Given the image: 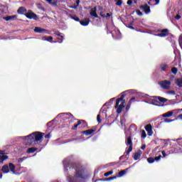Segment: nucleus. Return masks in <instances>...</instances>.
I'll list each match as a JSON object with an SVG mask.
<instances>
[{
  "mask_svg": "<svg viewBox=\"0 0 182 182\" xmlns=\"http://www.w3.org/2000/svg\"><path fill=\"white\" fill-rule=\"evenodd\" d=\"M64 173L67 176L68 182H85L89 175L82 166L73 162V157L68 156L63 161Z\"/></svg>",
  "mask_w": 182,
  "mask_h": 182,
  "instance_id": "f257e3e1",
  "label": "nucleus"
},
{
  "mask_svg": "<svg viewBox=\"0 0 182 182\" xmlns=\"http://www.w3.org/2000/svg\"><path fill=\"white\" fill-rule=\"evenodd\" d=\"M45 136L44 133L42 132H33L32 134L26 136L25 140H29L30 143H34V141H41Z\"/></svg>",
  "mask_w": 182,
  "mask_h": 182,
  "instance_id": "f03ea898",
  "label": "nucleus"
},
{
  "mask_svg": "<svg viewBox=\"0 0 182 182\" xmlns=\"http://www.w3.org/2000/svg\"><path fill=\"white\" fill-rule=\"evenodd\" d=\"M126 95L122 94L120 98L117 99L115 104V109H117V113H122L123 108L124 107V103L126 101L124 100V97Z\"/></svg>",
  "mask_w": 182,
  "mask_h": 182,
  "instance_id": "7ed1b4c3",
  "label": "nucleus"
},
{
  "mask_svg": "<svg viewBox=\"0 0 182 182\" xmlns=\"http://www.w3.org/2000/svg\"><path fill=\"white\" fill-rule=\"evenodd\" d=\"M167 99L161 97H155L153 99H151L150 105L154 106H163V103H166Z\"/></svg>",
  "mask_w": 182,
  "mask_h": 182,
  "instance_id": "20e7f679",
  "label": "nucleus"
},
{
  "mask_svg": "<svg viewBox=\"0 0 182 182\" xmlns=\"http://www.w3.org/2000/svg\"><path fill=\"white\" fill-rule=\"evenodd\" d=\"M9 168H10V171L13 173V174H15V165H14V164L12 163H10L9 166L4 165L1 168V171L4 174H8V173H9Z\"/></svg>",
  "mask_w": 182,
  "mask_h": 182,
  "instance_id": "39448f33",
  "label": "nucleus"
},
{
  "mask_svg": "<svg viewBox=\"0 0 182 182\" xmlns=\"http://www.w3.org/2000/svg\"><path fill=\"white\" fill-rule=\"evenodd\" d=\"M159 85L161 89L164 90H168L171 87V81L168 80H164L159 82Z\"/></svg>",
  "mask_w": 182,
  "mask_h": 182,
  "instance_id": "423d86ee",
  "label": "nucleus"
},
{
  "mask_svg": "<svg viewBox=\"0 0 182 182\" xmlns=\"http://www.w3.org/2000/svg\"><path fill=\"white\" fill-rule=\"evenodd\" d=\"M59 117L63 119V120H68V119H71V120L75 119V117H73V114H72L70 112L58 114L57 116V118H59Z\"/></svg>",
  "mask_w": 182,
  "mask_h": 182,
  "instance_id": "0eeeda50",
  "label": "nucleus"
},
{
  "mask_svg": "<svg viewBox=\"0 0 182 182\" xmlns=\"http://www.w3.org/2000/svg\"><path fill=\"white\" fill-rule=\"evenodd\" d=\"M157 32L159 33L155 34V36H159V38H166V36H168V29L164 28V29H158Z\"/></svg>",
  "mask_w": 182,
  "mask_h": 182,
  "instance_id": "6e6552de",
  "label": "nucleus"
},
{
  "mask_svg": "<svg viewBox=\"0 0 182 182\" xmlns=\"http://www.w3.org/2000/svg\"><path fill=\"white\" fill-rule=\"evenodd\" d=\"M25 16L28 19H34V21H38V16L33 13L31 10H28L27 13L25 14Z\"/></svg>",
  "mask_w": 182,
  "mask_h": 182,
  "instance_id": "1a4fd4ad",
  "label": "nucleus"
},
{
  "mask_svg": "<svg viewBox=\"0 0 182 182\" xmlns=\"http://www.w3.org/2000/svg\"><path fill=\"white\" fill-rule=\"evenodd\" d=\"M139 9H141V11L144 12L146 15H149V14L151 12V10L150 9V6L148 4L141 5L139 6Z\"/></svg>",
  "mask_w": 182,
  "mask_h": 182,
  "instance_id": "9d476101",
  "label": "nucleus"
},
{
  "mask_svg": "<svg viewBox=\"0 0 182 182\" xmlns=\"http://www.w3.org/2000/svg\"><path fill=\"white\" fill-rule=\"evenodd\" d=\"M112 38L114 39H122V33L119 30H114L113 33H112Z\"/></svg>",
  "mask_w": 182,
  "mask_h": 182,
  "instance_id": "9b49d317",
  "label": "nucleus"
},
{
  "mask_svg": "<svg viewBox=\"0 0 182 182\" xmlns=\"http://www.w3.org/2000/svg\"><path fill=\"white\" fill-rule=\"evenodd\" d=\"M106 113H107V111L106 109H103V108L100 109V114H98L97 117V120L98 123L102 122V119H100V116H102V114H105V117H107V114Z\"/></svg>",
  "mask_w": 182,
  "mask_h": 182,
  "instance_id": "f8f14e48",
  "label": "nucleus"
},
{
  "mask_svg": "<svg viewBox=\"0 0 182 182\" xmlns=\"http://www.w3.org/2000/svg\"><path fill=\"white\" fill-rule=\"evenodd\" d=\"M145 130L148 133V136H153V127L149 124L145 127Z\"/></svg>",
  "mask_w": 182,
  "mask_h": 182,
  "instance_id": "ddd939ff",
  "label": "nucleus"
},
{
  "mask_svg": "<svg viewBox=\"0 0 182 182\" xmlns=\"http://www.w3.org/2000/svg\"><path fill=\"white\" fill-rule=\"evenodd\" d=\"M99 9L100 11V15L102 18H109V16H112V13H107V15L103 14V12H105L103 8L99 6Z\"/></svg>",
  "mask_w": 182,
  "mask_h": 182,
  "instance_id": "4468645a",
  "label": "nucleus"
},
{
  "mask_svg": "<svg viewBox=\"0 0 182 182\" xmlns=\"http://www.w3.org/2000/svg\"><path fill=\"white\" fill-rule=\"evenodd\" d=\"M34 32L36 33H47L48 30L42 28L41 27H35Z\"/></svg>",
  "mask_w": 182,
  "mask_h": 182,
  "instance_id": "2eb2a0df",
  "label": "nucleus"
},
{
  "mask_svg": "<svg viewBox=\"0 0 182 182\" xmlns=\"http://www.w3.org/2000/svg\"><path fill=\"white\" fill-rule=\"evenodd\" d=\"M97 11V7L95 6L94 8L90 9V15H91V16H94V18H99L97 13H96Z\"/></svg>",
  "mask_w": 182,
  "mask_h": 182,
  "instance_id": "dca6fc26",
  "label": "nucleus"
},
{
  "mask_svg": "<svg viewBox=\"0 0 182 182\" xmlns=\"http://www.w3.org/2000/svg\"><path fill=\"white\" fill-rule=\"evenodd\" d=\"M125 144H126V146H129V147H133V141H132V136H129L125 139Z\"/></svg>",
  "mask_w": 182,
  "mask_h": 182,
  "instance_id": "f3484780",
  "label": "nucleus"
},
{
  "mask_svg": "<svg viewBox=\"0 0 182 182\" xmlns=\"http://www.w3.org/2000/svg\"><path fill=\"white\" fill-rule=\"evenodd\" d=\"M82 125H83L84 127L87 126V124L86 123V122H85L83 120H80V121L77 122V124L74 125V127H73V129L76 130V129H77V126L82 124Z\"/></svg>",
  "mask_w": 182,
  "mask_h": 182,
  "instance_id": "a211bd4d",
  "label": "nucleus"
},
{
  "mask_svg": "<svg viewBox=\"0 0 182 182\" xmlns=\"http://www.w3.org/2000/svg\"><path fill=\"white\" fill-rule=\"evenodd\" d=\"M27 12L28 11H26V9L23 6L18 8L17 11V14H18L19 15H25V14H27Z\"/></svg>",
  "mask_w": 182,
  "mask_h": 182,
  "instance_id": "6ab92c4d",
  "label": "nucleus"
},
{
  "mask_svg": "<svg viewBox=\"0 0 182 182\" xmlns=\"http://www.w3.org/2000/svg\"><path fill=\"white\" fill-rule=\"evenodd\" d=\"M80 25H82V26H87V25H89V23H90V19L85 18L82 21H80Z\"/></svg>",
  "mask_w": 182,
  "mask_h": 182,
  "instance_id": "aec40b11",
  "label": "nucleus"
},
{
  "mask_svg": "<svg viewBox=\"0 0 182 182\" xmlns=\"http://www.w3.org/2000/svg\"><path fill=\"white\" fill-rule=\"evenodd\" d=\"M54 35H55V36H58L59 38H60L61 40L60 41H58L59 43H62L63 42V40L65 38H64V36H62V33L60 32L55 31Z\"/></svg>",
  "mask_w": 182,
  "mask_h": 182,
  "instance_id": "412c9836",
  "label": "nucleus"
},
{
  "mask_svg": "<svg viewBox=\"0 0 182 182\" xmlns=\"http://www.w3.org/2000/svg\"><path fill=\"white\" fill-rule=\"evenodd\" d=\"M141 154H143V152L141 151V150H139L136 153L134 154V159L139 160V159L141 157Z\"/></svg>",
  "mask_w": 182,
  "mask_h": 182,
  "instance_id": "4be33fe9",
  "label": "nucleus"
},
{
  "mask_svg": "<svg viewBox=\"0 0 182 182\" xmlns=\"http://www.w3.org/2000/svg\"><path fill=\"white\" fill-rule=\"evenodd\" d=\"M161 72H166L167 69H168V65L166 63H161L159 66Z\"/></svg>",
  "mask_w": 182,
  "mask_h": 182,
  "instance_id": "5701e85b",
  "label": "nucleus"
},
{
  "mask_svg": "<svg viewBox=\"0 0 182 182\" xmlns=\"http://www.w3.org/2000/svg\"><path fill=\"white\" fill-rule=\"evenodd\" d=\"M9 157L6 155H0V165L4 164V161H6Z\"/></svg>",
  "mask_w": 182,
  "mask_h": 182,
  "instance_id": "b1692460",
  "label": "nucleus"
},
{
  "mask_svg": "<svg viewBox=\"0 0 182 182\" xmlns=\"http://www.w3.org/2000/svg\"><path fill=\"white\" fill-rule=\"evenodd\" d=\"M127 171H129V168H126L124 170L121 171L120 172L118 173V178L123 177L125 174H127Z\"/></svg>",
  "mask_w": 182,
  "mask_h": 182,
  "instance_id": "393cba45",
  "label": "nucleus"
},
{
  "mask_svg": "<svg viewBox=\"0 0 182 182\" xmlns=\"http://www.w3.org/2000/svg\"><path fill=\"white\" fill-rule=\"evenodd\" d=\"M82 134H85V136H90V134H92V133H95L94 129H88V130H85L84 132H82Z\"/></svg>",
  "mask_w": 182,
  "mask_h": 182,
  "instance_id": "a878e982",
  "label": "nucleus"
},
{
  "mask_svg": "<svg viewBox=\"0 0 182 182\" xmlns=\"http://www.w3.org/2000/svg\"><path fill=\"white\" fill-rule=\"evenodd\" d=\"M174 112L173 111H169L165 114H162V117H171L173 116Z\"/></svg>",
  "mask_w": 182,
  "mask_h": 182,
  "instance_id": "bb28decb",
  "label": "nucleus"
},
{
  "mask_svg": "<svg viewBox=\"0 0 182 182\" xmlns=\"http://www.w3.org/2000/svg\"><path fill=\"white\" fill-rule=\"evenodd\" d=\"M176 84L178 87H182V78H178L176 80Z\"/></svg>",
  "mask_w": 182,
  "mask_h": 182,
  "instance_id": "cd10ccee",
  "label": "nucleus"
},
{
  "mask_svg": "<svg viewBox=\"0 0 182 182\" xmlns=\"http://www.w3.org/2000/svg\"><path fill=\"white\" fill-rule=\"evenodd\" d=\"M38 150V148L36 147H31L27 149V153L31 154V153H35Z\"/></svg>",
  "mask_w": 182,
  "mask_h": 182,
  "instance_id": "c85d7f7f",
  "label": "nucleus"
},
{
  "mask_svg": "<svg viewBox=\"0 0 182 182\" xmlns=\"http://www.w3.org/2000/svg\"><path fill=\"white\" fill-rule=\"evenodd\" d=\"M161 144H164V146H163L164 149V147H167V146H168V140L161 139Z\"/></svg>",
  "mask_w": 182,
  "mask_h": 182,
  "instance_id": "c756f323",
  "label": "nucleus"
},
{
  "mask_svg": "<svg viewBox=\"0 0 182 182\" xmlns=\"http://www.w3.org/2000/svg\"><path fill=\"white\" fill-rule=\"evenodd\" d=\"M114 99L116 98H112L109 100V102H106L105 104H104L103 107H105V106H106L107 105H108V106H110L112 105V103H113V102H114Z\"/></svg>",
  "mask_w": 182,
  "mask_h": 182,
  "instance_id": "7c9ffc66",
  "label": "nucleus"
},
{
  "mask_svg": "<svg viewBox=\"0 0 182 182\" xmlns=\"http://www.w3.org/2000/svg\"><path fill=\"white\" fill-rule=\"evenodd\" d=\"M132 150H133V147H129V149H127V151L125 152L126 153V159H129V154H130V152L132 151Z\"/></svg>",
  "mask_w": 182,
  "mask_h": 182,
  "instance_id": "2f4dec72",
  "label": "nucleus"
},
{
  "mask_svg": "<svg viewBox=\"0 0 182 182\" xmlns=\"http://www.w3.org/2000/svg\"><path fill=\"white\" fill-rule=\"evenodd\" d=\"M174 120L176 119H170L166 118L162 121V123H171V122H174Z\"/></svg>",
  "mask_w": 182,
  "mask_h": 182,
  "instance_id": "473e14b6",
  "label": "nucleus"
},
{
  "mask_svg": "<svg viewBox=\"0 0 182 182\" xmlns=\"http://www.w3.org/2000/svg\"><path fill=\"white\" fill-rule=\"evenodd\" d=\"M70 18H71V19H73L74 21H75L76 22H80V19H79V17L76 16H72L70 15Z\"/></svg>",
  "mask_w": 182,
  "mask_h": 182,
  "instance_id": "72a5a7b5",
  "label": "nucleus"
},
{
  "mask_svg": "<svg viewBox=\"0 0 182 182\" xmlns=\"http://www.w3.org/2000/svg\"><path fill=\"white\" fill-rule=\"evenodd\" d=\"M139 97H145L146 99H149V95L144 93H139Z\"/></svg>",
  "mask_w": 182,
  "mask_h": 182,
  "instance_id": "f704fd0d",
  "label": "nucleus"
},
{
  "mask_svg": "<svg viewBox=\"0 0 182 182\" xmlns=\"http://www.w3.org/2000/svg\"><path fill=\"white\" fill-rule=\"evenodd\" d=\"M171 72L173 73V75H177V72H178V70L176 67H173L171 68Z\"/></svg>",
  "mask_w": 182,
  "mask_h": 182,
  "instance_id": "c9c22d12",
  "label": "nucleus"
},
{
  "mask_svg": "<svg viewBox=\"0 0 182 182\" xmlns=\"http://www.w3.org/2000/svg\"><path fill=\"white\" fill-rule=\"evenodd\" d=\"M147 161L149 164H152V163L154 162V159L153 157H149L147 159Z\"/></svg>",
  "mask_w": 182,
  "mask_h": 182,
  "instance_id": "e433bc0d",
  "label": "nucleus"
},
{
  "mask_svg": "<svg viewBox=\"0 0 182 182\" xmlns=\"http://www.w3.org/2000/svg\"><path fill=\"white\" fill-rule=\"evenodd\" d=\"M53 37L50 36V37L48 38L47 42H50V43H58V41H53Z\"/></svg>",
  "mask_w": 182,
  "mask_h": 182,
  "instance_id": "4c0bfd02",
  "label": "nucleus"
},
{
  "mask_svg": "<svg viewBox=\"0 0 182 182\" xmlns=\"http://www.w3.org/2000/svg\"><path fill=\"white\" fill-rule=\"evenodd\" d=\"M141 137H142V139H146V137H147V134H146V131L143 130L141 132Z\"/></svg>",
  "mask_w": 182,
  "mask_h": 182,
  "instance_id": "58836bf2",
  "label": "nucleus"
},
{
  "mask_svg": "<svg viewBox=\"0 0 182 182\" xmlns=\"http://www.w3.org/2000/svg\"><path fill=\"white\" fill-rule=\"evenodd\" d=\"M113 173V171H108L105 173H104L105 177H109V176H111V174Z\"/></svg>",
  "mask_w": 182,
  "mask_h": 182,
  "instance_id": "ea45409f",
  "label": "nucleus"
},
{
  "mask_svg": "<svg viewBox=\"0 0 182 182\" xmlns=\"http://www.w3.org/2000/svg\"><path fill=\"white\" fill-rule=\"evenodd\" d=\"M5 11H4V8L0 6V16H4V14Z\"/></svg>",
  "mask_w": 182,
  "mask_h": 182,
  "instance_id": "a19ab883",
  "label": "nucleus"
},
{
  "mask_svg": "<svg viewBox=\"0 0 182 182\" xmlns=\"http://www.w3.org/2000/svg\"><path fill=\"white\" fill-rule=\"evenodd\" d=\"M122 4H123V1L122 0H118L116 3V5L117 6H122Z\"/></svg>",
  "mask_w": 182,
  "mask_h": 182,
  "instance_id": "79ce46f5",
  "label": "nucleus"
},
{
  "mask_svg": "<svg viewBox=\"0 0 182 182\" xmlns=\"http://www.w3.org/2000/svg\"><path fill=\"white\" fill-rule=\"evenodd\" d=\"M136 15H138V16H143V13L140 11V10H136Z\"/></svg>",
  "mask_w": 182,
  "mask_h": 182,
  "instance_id": "37998d69",
  "label": "nucleus"
},
{
  "mask_svg": "<svg viewBox=\"0 0 182 182\" xmlns=\"http://www.w3.org/2000/svg\"><path fill=\"white\" fill-rule=\"evenodd\" d=\"M24 160H26V157L19 158L18 161V163H23Z\"/></svg>",
  "mask_w": 182,
  "mask_h": 182,
  "instance_id": "c03bdc74",
  "label": "nucleus"
},
{
  "mask_svg": "<svg viewBox=\"0 0 182 182\" xmlns=\"http://www.w3.org/2000/svg\"><path fill=\"white\" fill-rule=\"evenodd\" d=\"M10 16V21H14V19H16L18 18V15H14V16Z\"/></svg>",
  "mask_w": 182,
  "mask_h": 182,
  "instance_id": "a18cd8bd",
  "label": "nucleus"
},
{
  "mask_svg": "<svg viewBox=\"0 0 182 182\" xmlns=\"http://www.w3.org/2000/svg\"><path fill=\"white\" fill-rule=\"evenodd\" d=\"M161 155H159V156L155 157V159H154V161H159L161 160Z\"/></svg>",
  "mask_w": 182,
  "mask_h": 182,
  "instance_id": "49530a36",
  "label": "nucleus"
},
{
  "mask_svg": "<svg viewBox=\"0 0 182 182\" xmlns=\"http://www.w3.org/2000/svg\"><path fill=\"white\" fill-rule=\"evenodd\" d=\"M45 139H50L52 137V135H50V133H48L44 136Z\"/></svg>",
  "mask_w": 182,
  "mask_h": 182,
  "instance_id": "de8ad7c7",
  "label": "nucleus"
},
{
  "mask_svg": "<svg viewBox=\"0 0 182 182\" xmlns=\"http://www.w3.org/2000/svg\"><path fill=\"white\" fill-rule=\"evenodd\" d=\"M130 106H132V104H130V103L129 102V105H127L126 106V110H127V112H129V110H130Z\"/></svg>",
  "mask_w": 182,
  "mask_h": 182,
  "instance_id": "09e8293b",
  "label": "nucleus"
},
{
  "mask_svg": "<svg viewBox=\"0 0 182 182\" xmlns=\"http://www.w3.org/2000/svg\"><path fill=\"white\" fill-rule=\"evenodd\" d=\"M69 8L71 9H77V5L70 6Z\"/></svg>",
  "mask_w": 182,
  "mask_h": 182,
  "instance_id": "8fccbe9b",
  "label": "nucleus"
},
{
  "mask_svg": "<svg viewBox=\"0 0 182 182\" xmlns=\"http://www.w3.org/2000/svg\"><path fill=\"white\" fill-rule=\"evenodd\" d=\"M3 19H4V21H11V18H10L9 16H6V17H3Z\"/></svg>",
  "mask_w": 182,
  "mask_h": 182,
  "instance_id": "3c124183",
  "label": "nucleus"
},
{
  "mask_svg": "<svg viewBox=\"0 0 182 182\" xmlns=\"http://www.w3.org/2000/svg\"><path fill=\"white\" fill-rule=\"evenodd\" d=\"M133 100H136V97H132L131 99H130V100H129V103H130V105H132V103H133Z\"/></svg>",
  "mask_w": 182,
  "mask_h": 182,
  "instance_id": "603ef678",
  "label": "nucleus"
},
{
  "mask_svg": "<svg viewBox=\"0 0 182 182\" xmlns=\"http://www.w3.org/2000/svg\"><path fill=\"white\" fill-rule=\"evenodd\" d=\"M134 1L132 0H128L127 5H132Z\"/></svg>",
  "mask_w": 182,
  "mask_h": 182,
  "instance_id": "864d4df0",
  "label": "nucleus"
},
{
  "mask_svg": "<svg viewBox=\"0 0 182 182\" xmlns=\"http://www.w3.org/2000/svg\"><path fill=\"white\" fill-rule=\"evenodd\" d=\"M50 5H55V4L52 3V1L53 0H46Z\"/></svg>",
  "mask_w": 182,
  "mask_h": 182,
  "instance_id": "5fc2aeb1",
  "label": "nucleus"
},
{
  "mask_svg": "<svg viewBox=\"0 0 182 182\" xmlns=\"http://www.w3.org/2000/svg\"><path fill=\"white\" fill-rule=\"evenodd\" d=\"M0 154L1 156H5V151L0 150Z\"/></svg>",
  "mask_w": 182,
  "mask_h": 182,
  "instance_id": "6e6d98bb",
  "label": "nucleus"
},
{
  "mask_svg": "<svg viewBox=\"0 0 182 182\" xmlns=\"http://www.w3.org/2000/svg\"><path fill=\"white\" fill-rule=\"evenodd\" d=\"M162 156H164V157H166V156H167V154H166V151H162Z\"/></svg>",
  "mask_w": 182,
  "mask_h": 182,
  "instance_id": "4d7b16f0",
  "label": "nucleus"
},
{
  "mask_svg": "<svg viewBox=\"0 0 182 182\" xmlns=\"http://www.w3.org/2000/svg\"><path fill=\"white\" fill-rule=\"evenodd\" d=\"M144 103H147L148 105H150L151 103V99H150L149 101H144Z\"/></svg>",
  "mask_w": 182,
  "mask_h": 182,
  "instance_id": "13d9d810",
  "label": "nucleus"
},
{
  "mask_svg": "<svg viewBox=\"0 0 182 182\" xmlns=\"http://www.w3.org/2000/svg\"><path fill=\"white\" fill-rule=\"evenodd\" d=\"M179 120H182V114H179L177 117Z\"/></svg>",
  "mask_w": 182,
  "mask_h": 182,
  "instance_id": "bf43d9fd",
  "label": "nucleus"
},
{
  "mask_svg": "<svg viewBox=\"0 0 182 182\" xmlns=\"http://www.w3.org/2000/svg\"><path fill=\"white\" fill-rule=\"evenodd\" d=\"M42 41H48V37L43 36V37L42 38Z\"/></svg>",
  "mask_w": 182,
  "mask_h": 182,
  "instance_id": "052dcab7",
  "label": "nucleus"
},
{
  "mask_svg": "<svg viewBox=\"0 0 182 182\" xmlns=\"http://www.w3.org/2000/svg\"><path fill=\"white\" fill-rule=\"evenodd\" d=\"M168 93L170 95H176V92H174V91H169Z\"/></svg>",
  "mask_w": 182,
  "mask_h": 182,
  "instance_id": "680f3d73",
  "label": "nucleus"
},
{
  "mask_svg": "<svg viewBox=\"0 0 182 182\" xmlns=\"http://www.w3.org/2000/svg\"><path fill=\"white\" fill-rule=\"evenodd\" d=\"M106 180L108 181H112V180H113V178L109 177V178H106Z\"/></svg>",
  "mask_w": 182,
  "mask_h": 182,
  "instance_id": "e2e57ef3",
  "label": "nucleus"
},
{
  "mask_svg": "<svg viewBox=\"0 0 182 182\" xmlns=\"http://www.w3.org/2000/svg\"><path fill=\"white\" fill-rule=\"evenodd\" d=\"M155 5H159L160 4V0H155Z\"/></svg>",
  "mask_w": 182,
  "mask_h": 182,
  "instance_id": "0e129e2a",
  "label": "nucleus"
},
{
  "mask_svg": "<svg viewBox=\"0 0 182 182\" xmlns=\"http://www.w3.org/2000/svg\"><path fill=\"white\" fill-rule=\"evenodd\" d=\"M76 5H77V6H79V4H80V0H77L76 1Z\"/></svg>",
  "mask_w": 182,
  "mask_h": 182,
  "instance_id": "69168bd1",
  "label": "nucleus"
},
{
  "mask_svg": "<svg viewBox=\"0 0 182 182\" xmlns=\"http://www.w3.org/2000/svg\"><path fill=\"white\" fill-rule=\"evenodd\" d=\"M141 149V150H144V149H146V145H142Z\"/></svg>",
  "mask_w": 182,
  "mask_h": 182,
  "instance_id": "338daca9",
  "label": "nucleus"
},
{
  "mask_svg": "<svg viewBox=\"0 0 182 182\" xmlns=\"http://www.w3.org/2000/svg\"><path fill=\"white\" fill-rule=\"evenodd\" d=\"M181 16H176V19H181Z\"/></svg>",
  "mask_w": 182,
  "mask_h": 182,
  "instance_id": "774afa93",
  "label": "nucleus"
}]
</instances>
